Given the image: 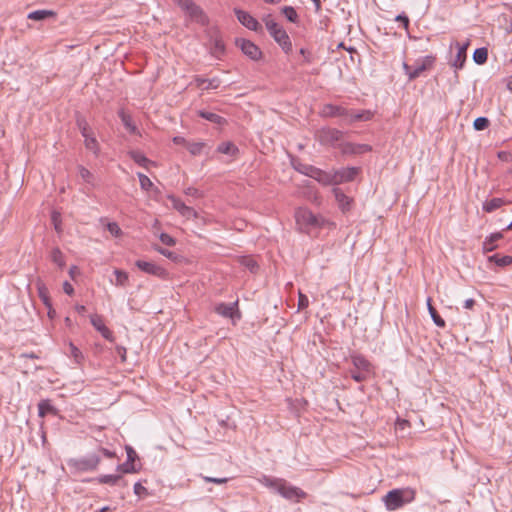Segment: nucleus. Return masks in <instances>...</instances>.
<instances>
[{"mask_svg": "<svg viewBox=\"0 0 512 512\" xmlns=\"http://www.w3.org/2000/svg\"><path fill=\"white\" fill-rule=\"evenodd\" d=\"M295 219L298 228L302 232H309L312 228H320L325 223V219L323 217L315 215L307 208H299L295 212Z\"/></svg>", "mask_w": 512, "mask_h": 512, "instance_id": "4", "label": "nucleus"}, {"mask_svg": "<svg viewBox=\"0 0 512 512\" xmlns=\"http://www.w3.org/2000/svg\"><path fill=\"white\" fill-rule=\"evenodd\" d=\"M312 178L325 186L336 185L334 171L327 172L316 167Z\"/></svg>", "mask_w": 512, "mask_h": 512, "instance_id": "17", "label": "nucleus"}, {"mask_svg": "<svg viewBox=\"0 0 512 512\" xmlns=\"http://www.w3.org/2000/svg\"><path fill=\"white\" fill-rule=\"evenodd\" d=\"M350 376L354 381H356L358 383L364 382L370 377L367 374H365L355 368L350 370Z\"/></svg>", "mask_w": 512, "mask_h": 512, "instance_id": "50", "label": "nucleus"}, {"mask_svg": "<svg viewBox=\"0 0 512 512\" xmlns=\"http://www.w3.org/2000/svg\"><path fill=\"white\" fill-rule=\"evenodd\" d=\"M488 59V49L486 47L477 48L473 53V60L476 64L482 65Z\"/></svg>", "mask_w": 512, "mask_h": 512, "instance_id": "38", "label": "nucleus"}, {"mask_svg": "<svg viewBox=\"0 0 512 512\" xmlns=\"http://www.w3.org/2000/svg\"><path fill=\"white\" fill-rule=\"evenodd\" d=\"M79 175L82 178L84 182L87 184L94 186L95 185V177L94 175L85 167L80 166L79 167Z\"/></svg>", "mask_w": 512, "mask_h": 512, "instance_id": "43", "label": "nucleus"}, {"mask_svg": "<svg viewBox=\"0 0 512 512\" xmlns=\"http://www.w3.org/2000/svg\"><path fill=\"white\" fill-rule=\"evenodd\" d=\"M344 133L336 128L322 127L315 131V139L323 146H339Z\"/></svg>", "mask_w": 512, "mask_h": 512, "instance_id": "5", "label": "nucleus"}, {"mask_svg": "<svg viewBox=\"0 0 512 512\" xmlns=\"http://www.w3.org/2000/svg\"><path fill=\"white\" fill-rule=\"evenodd\" d=\"M309 306L308 297L305 294L299 293L298 309L302 310Z\"/></svg>", "mask_w": 512, "mask_h": 512, "instance_id": "57", "label": "nucleus"}, {"mask_svg": "<svg viewBox=\"0 0 512 512\" xmlns=\"http://www.w3.org/2000/svg\"><path fill=\"white\" fill-rule=\"evenodd\" d=\"M236 45L241 49L244 55L253 61H258L262 58V51L252 41L247 39H237Z\"/></svg>", "mask_w": 512, "mask_h": 512, "instance_id": "8", "label": "nucleus"}, {"mask_svg": "<svg viewBox=\"0 0 512 512\" xmlns=\"http://www.w3.org/2000/svg\"><path fill=\"white\" fill-rule=\"evenodd\" d=\"M63 290L68 295H72L74 293V288L68 281L63 283Z\"/></svg>", "mask_w": 512, "mask_h": 512, "instance_id": "64", "label": "nucleus"}, {"mask_svg": "<svg viewBox=\"0 0 512 512\" xmlns=\"http://www.w3.org/2000/svg\"><path fill=\"white\" fill-rule=\"evenodd\" d=\"M186 13L193 20H196L197 22H199L201 24H205L207 22V17L205 15L204 11L197 4H193L191 7H189V9L186 11Z\"/></svg>", "mask_w": 512, "mask_h": 512, "instance_id": "24", "label": "nucleus"}, {"mask_svg": "<svg viewBox=\"0 0 512 512\" xmlns=\"http://www.w3.org/2000/svg\"><path fill=\"white\" fill-rule=\"evenodd\" d=\"M107 230L115 237H119L122 234V230L116 222H109Z\"/></svg>", "mask_w": 512, "mask_h": 512, "instance_id": "52", "label": "nucleus"}, {"mask_svg": "<svg viewBox=\"0 0 512 512\" xmlns=\"http://www.w3.org/2000/svg\"><path fill=\"white\" fill-rule=\"evenodd\" d=\"M51 220L54 224V228L57 232H61V215L59 212L54 211L51 216Z\"/></svg>", "mask_w": 512, "mask_h": 512, "instance_id": "53", "label": "nucleus"}, {"mask_svg": "<svg viewBox=\"0 0 512 512\" xmlns=\"http://www.w3.org/2000/svg\"><path fill=\"white\" fill-rule=\"evenodd\" d=\"M510 203H511V201H509V200L496 197V198H492L490 200H486L483 203L482 209L487 213H491V212L499 209L500 207L510 204Z\"/></svg>", "mask_w": 512, "mask_h": 512, "instance_id": "22", "label": "nucleus"}, {"mask_svg": "<svg viewBox=\"0 0 512 512\" xmlns=\"http://www.w3.org/2000/svg\"><path fill=\"white\" fill-rule=\"evenodd\" d=\"M76 124H77V127L80 130V133L83 137L94 134L92 132V129L90 128L88 122L86 121V119L84 117L78 116L76 119Z\"/></svg>", "mask_w": 512, "mask_h": 512, "instance_id": "39", "label": "nucleus"}, {"mask_svg": "<svg viewBox=\"0 0 512 512\" xmlns=\"http://www.w3.org/2000/svg\"><path fill=\"white\" fill-rule=\"evenodd\" d=\"M101 457L97 454H91L81 458H72L67 461L68 466L76 472H87L96 470Z\"/></svg>", "mask_w": 512, "mask_h": 512, "instance_id": "6", "label": "nucleus"}, {"mask_svg": "<svg viewBox=\"0 0 512 512\" xmlns=\"http://www.w3.org/2000/svg\"><path fill=\"white\" fill-rule=\"evenodd\" d=\"M159 238L164 245L174 246L176 244V240L167 233H161Z\"/></svg>", "mask_w": 512, "mask_h": 512, "instance_id": "54", "label": "nucleus"}, {"mask_svg": "<svg viewBox=\"0 0 512 512\" xmlns=\"http://www.w3.org/2000/svg\"><path fill=\"white\" fill-rule=\"evenodd\" d=\"M240 264L248 269L251 273H256L259 269V265L256 260L251 256H243L240 259Z\"/></svg>", "mask_w": 512, "mask_h": 512, "instance_id": "37", "label": "nucleus"}, {"mask_svg": "<svg viewBox=\"0 0 512 512\" xmlns=\"http://www.w3.org/2000/svg\"><path fill=\"white\" fill-rule=\"evenodd\" d=\"M490 121L487 117H478L473 122V127L476 131H482L489 127Z\"/></svg>", "mask_w": 512, "mask_h": 512, "instance_id": "46", "label": "nucleus"}, {"mask_svg": "<svg viewBox=\"0 0 512 512\" xmlns=\"http://www.w3.org/2000/svg\"><path fill=\"white\" fill-rule=\"evenodd\" d=\"M134 493L141 496L142 494L147 493V489L140 482H137L134 484Z\"/></svg>", "mask_w": 512, "mask_h": 512, "instance_id": "62", "label": "nucleus"}, {"mask_svg": "<svg viewBox=\"0 0 512 512\" xmlns=\"http://www.w3.org/2000/svg\"><path fill=\"white\" fill-rule=\"evenodd\" d=\"M427 308L434 324L440 328L445 327L446 323L444 319L438 314L435 307L432 305V299L430 297L427 298Z\"/></svg>", "mask_w": 512, "mask_h": 512, "instance_id": "29", "label": "nucleus"}, {"mask_svg": "<svg viewBox=\"0 0 512 512\" xmlns=\"http://www.w3.org/2000/svg\"><path fill=\"white\" fill-rule=\"evenodd\" d=\"M114 274L116 276L115 285L125 287L128 283V279H129L128 274L125 271L120 270V269H115Z\"/></svg>", "mask_w": 512, "mask_h": 512, "instance_id": "44", "label": "nucleus"}, {"mask_svg": "<svg viewBox=\"0 0 512 512\" xmlns=\"http://www.w3.org/2000/svg\"><path fill=\"white\" fill-rule=\"evenodd\" d=\"M333 194L335 196V199L340 207V209L345 212L350 210L351 208V198L348 197L341 189L334 188Z\"/></svg>", "mask_w": 512, "mask_h": 512, "instance_id": "21", "label": "nucleus"}, {"mask_svg": "<svg viewBox=\"0 0 512 512\" xmlns=\"http://www.w3.org/2000/svg\"><path fill=\"white\" fill-rule=\"evenodd\" d=\"M217 152L234 156L239 152V149L232 142H222L218 145Z\"/></svg>", "mask_w": 512, "mask_h": 512, "instance_id": "35", "label": "nucleus"}, {"mask_svg": "<svg viewBox=\"0 0 512 512\" xmlns=\"http://www.w3.org/2000/svg\"><path fill=\"white\" fill-rule=\"evenodd\" d=\"M415 498V492L412 489H393L383 498V502L388 511H395L410 503Z\"/></svg>", "mask_w": 512, "mask_h": 512, "instance_id": "2", "label": "nucleus"}, {"mask_svg": "<svg viewBox=\"0 0 512 512\" xmlns=\"http://www.w3.org/2000/svg\"><path fill=\"white\" fill-rule=\"evenodd\" d=\"M53 15H54V12L50 11V10H36V11L30 12L28 14V19L40 21V20H44L48 17H51Z\"/></svg>", "mask_w": 512, "mask_h": 512, "instance_id": "41", "label": "nucleus"}, {"mask_svg": "<svg viewBox=\"0 0 512 512\" xmlns=\"http://www.w3.org/2000/svg\"><path fill=\"white\" fill-rule=\"evenodd\" d=\"M127 460L129 462L134 463L138 458L136 451L131 446H126Z\"/></svg>", "mask_w": 512, "mask_h": 512, "instance_id": "58", "label": "nucleus"}, {"mask_svg": "<svg viewBox=\"0 0 512 512\" xmlns=\"http://www.w3.org/2000/svg\"><path fill=\"white\" fill-rule=\"evenodd\" d=\"M300 54L303 56V63L310 64L313 62V56L309 50H307L305 48H301Z\"/></svg>", "mask_w": 512, "mask_h": 512, "instance_id": "56", "label": "nucleus"}, {"mask_svg": "<svg viewBox=\"0 0 512 512\" xmlns=\"http://www.w3.org/2000/svg\"><path fill=\"white\" fill-rule=\"evenodd\" d=\"M116 354L120 357L121 362H126L127 358V351L126 348L123 346H116Z\"/></svg>", "mask_w": 512, "mask_h": 512, "instance_id": "61", "label": "nucleus"}, {"mask_svg": "<svg viewBox=\"0 0 512 512\" xmlns=\"http://www.w3.org/2000/svg\"><path fill=\"white\" fill-rule=\"evenodd\" d=\"M51 261L58 265L60 268H63L65 266L64 255L58 247L52 249Z\"/></svg>", "mask_w": 512, "mask_h": 512, "instance_id": "42", "label": "nucleus"}, {"mask_svg": "<svg viewBox=\"0 0 512 512\" xmlns=\"http://www.w3.org/2000/svg\"><path fill=\"white\" fill-rule=\"evenodd\" d=\"M36 287L38 291V296L42 300L43 304L47 308H51L52 304L49 296V291L46 285L43 283L42 280L38 279L36 282Z\"/></svg>", "mask_w": 512, "mask_h": 512, "instance_id": "25", "label": "nucleus"}, {"mask_svg": "<svg viewBox=\"0 0 512 512\" xmlns=\"http://www.w3.org/2000/svg\"><path fill=\"white\" fill-rule=\"evenodd\" d=\"M137 176L139 178L140 187L143 190L149 191L154 186L153 182L145 174L139 172V173H137Z\"/></svg>", "mask_w": 512, "mask_h": 512, "instance_id": "47", "label": "nucleus"}, {"mask_svg": "<svg viewBox=\"0 0 512 512\" xmlns=\"http://www.w3.org/2000/svg\"><path fill=\"white\" fill-rule=\"evenodd\" d=\"M469 45V42L464 43L463 45L458 44V52L456 54L455 61L453 65L456 68H462L466 59V49Z\"/></svg>", "mask_w": 512, "mask_h": 512, "instance_id": "32", "label": "nucleus"}, {"mask_svg": "<svg viewBox=\"0 0 512 512\" xmlns=\"http://www.w3.org/2000/svg\"><path fill=\"white\" fill-rule=\"evenodd\" d=\"M263 22L275 42L278 43L286 54H289L292 51V42L283 27L275 22L270 14L263 17Z\"/></svg>", "mask_w": 512, "mask_h": 512, "instance_id": "3", "label": "nucleus"}, {"mask_svg": "<svg viewBox=\"0 0 512 512\" xmlns=\"http://www.w3.org/2000/svg\"><path fill=\"white\" fill-rule=\"evenodd\" d=\"M435 57L428 55L422 59H418L414 65L403 63V69L409 80L418 78L424 71L432 68Z\"/></svg>", "mask_w": 512, "mask_h": 512, "instance_id": "7", "label": "nucleus"}, {"mask_svg": "<svg viewBox=\"0 0 512 512\" xmlns=\"http://www.w3.org/2000/svg\"><path fill=\"white\" fill-rule=\"evenodd\" d=\"M49 413L55 415L57 409L50 403L49 399L41 400L38 403V416L43 418Z\"/></svg>", "mask_w": 512, "mask_h": 512, "instance_id": "27", "label": "nucleus"}, {"mask_svg": "<svg viewBox=\"0 0 512 512\" xmlns=\"http://www.w3.org/2000/svg\"><path fill=\"white\" fill-rule=\"evenodd\" d=\"M194 83L198 88L209 89H217L220 86V79L218 77H214L212 79H205L201 76L194 77Z\"/></svg>", "mask_w": 512, "mask_h": 512, "instance_id": "19", "label": "nucleus"}, {"mask_svg": "<svg viewBox=\"0 0 512 512\" xmlns=\"http://www.w3.org/2000/svg\"><path fill=\"white\" fill-rule=\"evenodd\" d=\"M204 143L202 142H194V143H190L187 148H188V151L192 154V155H199L203 148H204Z\"/></svg>", "mask_w": 512, "mask_h": 512, "instance_id": "51", "label": "nucleus"}, {"mask_svg": "<svg viewBox=\"0 0 512 512\" xmlns=\"http://www.w3.org/2000/svg\"><path fill=\"white\" fill-rule=\"evenodd\" d=\"M488 261L494 262L499 267H506L512 263V256H500L499 254H494L488 257Z\"/></svg>", "mask_w": 512, "mask_h": 512, "instance_id": "33", "label": "nucleus"}, {"mask_svg": "<svg viewBox=\"0 0 512 512\" xmlns=\"http://www.w3.org/2000/svg\"><path fill=\"white\" fill-rule=\"evenodd\" d=\"M343 154H363L372 150L368 144H355L351 142L342 143L339 145Z\"/></svg>", "mask_w": 512, "mask_h": 512, "instance_id": "15", "label": "nucleus"}, {"mask_svg": "<svg viewBox=\"0 0 512 512\" xmlns=\"http://www.w3.org/2000/svg\"><path fill=\"white\" fill-rule=\"evenodd\" d=\"M99 452L102 453V455L106 458H114L116 456L115 452L110 451L107 448L101 447L99 449Z\"/></svg>", "mask_w": 512, "mask_h": 512, "instance_id": "63", "label": "nucleus"}, {"mask_svg": "<svg viewBox=\"0 0 512 512\" xmlns=\"http://www.w3.org/2000/svg\"><path fill=\"white\" fill-rule=\"evenodd\" d=\"M210 52L212 56L220 59L225 53V44L220 37H215L211 39V48Z\"/></svg>", "mask_w": 512, "mask_h": 512, "instance_id": "23", "label": "nucleus"}, {"mask_svg": "<svg viewBox=\"0 0 512 512\" xmlns=\"http://www.w3.org/2000/svg\"><path fill=\"white\" fill-rule=\"evenodd\" d=\"M395 21L401 22L403 24V27L405 28V30L409 29L410 21H409L408 16L404 12L399 14V15H397L395 17Z\"/></svg>", "mask_w": 512, "mask_h": 512, "instance_id": "55", "label": "nucleus"}, {"mask_svg": "<svg viewBox=\"0 0 512 512\" xmlns=\"http://www.w3.org/2000/svg\"><path fill=\"white\" fill-rule=\"evenodd\" d=\"M154 249L160 253L161 255L169 258V259H172L174 258V253L168 249H165V248H162L160 246H155Z\"/></svg>", "mask_w": 512, "mask_h": 512, "instance_id": "59", "label": "nucleus"}, {"mask_svg": "<svg viewBox=\"0 0 512 512\" xmlns=\"http://www.w3.org/2000/svg\"><path fill=\"white\" fill-rule=\"evenodd\" d=\"M129 156L135 163L143 167H147L148 164L151 163V161L140 151H130Z\"/></svg>", "mask_w": 512, "mask_h": 512, "instance_id": "40", "label": "nucleus"}, {"mask_svg": "<svg viewBox=\"0 0 512 512\" xmlns=\"http://www.w3.org/2000/svg\"><path fill=\"white\" fill-rule=\"evenodd\" d=\"M503 238V234L501 232L492 233L490 236L486 237L483 241V251L491 252L497 248L495 244L496 241Z\"/></svg>", "mask_w": 512, "mask_h": 512, "instance_id": "26", "label": "nucleus"}, {"mask_svg": "<svg viewBox=\"0 0 512 512\" xmlns=\"http://www.w3.org/2000/svg\"><path fill=\"white\" fill-rule=\"evenodd\" d=\"M203 479L205 482L215 483V484H223L228 481V478H216V477H208V476H204Z\"/></svg>", "mask_w": 512, "mask_h": 512, "instance_id": "60", "label": "nucleus"}, {"mask_svg": "<svg viewBox=\"0 0 512 512\" xmlns=\"http://www.w3.org/2000/svg\"><path fill=\"white\" fill-rule=\"evenodd\" d=\"M118 116L120 117L124 127L131 133L135 134L137 132V127L133 123L132 117L127 114L123 109L119 110Z\"/></svg>", "mask_w": 512, "mask_h": 512, "instance_id": "30", "label": "nucleus"}, {"mask_svg": "<svg viewBox=\"0 0 512 512\" xmlns=\"http://www.w3.org/2000/svg\"><path fill=\"white\" fill-rule=\"evenodd\" d=\"M95 481H97L100 484H108L111 486H127V482L123 479V477L120 474L112 475H100L97 478H95Z\"/></svg>", "mask_w": 512, "mask_h": 512, "instance_id": "18", "label": "nucleus"}, {"mask_svg": "<svg viewBox=\"0 0 512 512\" xmlns=\"http://www.w3.org/2000/svg\"><path fill=\"white\" fill-rule=\"evenodd\" d=\"M84 144L88 150L92 151L95 154V156L99 155V143L95 138L94 134L84 137Z\"/></svg>", "mask_w": 512, "mask_h": 512, "instance_id": "36", "label": "nucleus"}, {"mask_svg": "<svg viewBox=\"0 0 512 512\" xmlns=\"http://www.w3.org/2000/svg\"><path fill=\"white\" fill-rule=\"evenodd\" d=\"M351 361L355 369L371 376L373 374V365L361 354H355L351 356Z\"/></svg>", "mask_w": 512, "mask_h": 512, "instance_id": "14", "label": "nucleus"}, {"mask_svg": "<svg viewBox=\"0 0 512 512\" xmlns=\"http://www.w3.org/2000/svg\"><path fill=\"white\" fill-rule=\"evenodd\" d=\"M350 122L368 121L372 118L373 114L369 110H361L359 112L349 111Z\"/></svg>", "mask_w": 512, "mask_h": 512, "instance_id": "34", "label": "nucleus"}, {"mask_svg": "<svg viewBox=\"0 0 512 512\" xmlns=\"http://www.w3.org/2000/svg\"><path fill=\"white\" fill-rule=\"evenodd\" d=\"M261 483H263L266 487L273 489L275 492L288 500H300L306 498L307 496V493L302 489L290 485L284 479L263 476Z\"/></svg>", "mask_w": 512, "mask_h": 512, "instance_id": "1", "label": "nucleus"}, {"mask_svg": "<svg viewBox=\"0 0 512 512\" xmlns=\"http://www.w3.org/2000/svg\"><path fill=\"white\" fill-rule=\"evenodd\" d=\"M198 115L201 118H203V119H205V120H207L209 122H212L214 124L220 125V126L226 124V122H227L224 117H222V116H220V115H218L216 113H213V112L199 110L198 111Z\"/></svg>", "mask_w": 512, "mask_h": 512, "instance_id": "28", "label": "nucleus"}, {"mask_svg": "<svg viewBox=\"0 0 512 512\" xmlns=\"http://www.w3.org/2000/svg\"><path fill=\"white\" fill-rule=\"evenodd\" d=\"M234 13L237 17V20L247 29L255 32L262 30L261 24L247 11H244L240 8H234Z\"/></svg>", "mask_w": 512, "mask_h": 512, "instance_id": "9", "label": "nucleus"}, {"mask_svg": "<svg viewBox=\"0 0 512 512\" xmlns=\"http://www.w3.org/2000/svg\"><path fill=\"white\" fill-rule=\"evenodd\" d=\"M167 198L170 200L172 207L183 217L187 219L197 218V212L192 207L187 206L181 199L174 195H168Z\"/></svg>", "mask_w": 512, "mask_h": 512, "instance_id": "12", "label": "nucleus"}, {"mask_svg": "<svg viewBox=\"0 0 512 512\" xmlns=\"http://www.w3.org/2000/svg\"><path fill=\"white\" fill-rule=\"evenodd\" d=\"M323 115L327 117H342L348 116L349 110L342 106H337L333 104H326L323 108Z\"/></svg>", "mask_w": 512, "mask_h": 512, "instance_id": "20", "label": "nucleus"}, {"mask_svg": "<svg viewBox=\"0 0 512 512\" xmlns=\"http://www.w3.org/2000/svg\"><path fill=\"white\" fill-rule=\"evenodd\" d=\"M69 347H70L71 356L73 357L74 361L77 364H81L82 361L84 360L83 353L73 343H70Z\"/></svg>", "mask_w": 512, "mask_h": 512, "instance_id": "49", "label": "nucleus"}, {"mask_svg": "<svg viewBox=\"0 0 512 512\" xmlns=\"http://www.w3.org/2000/svg\"><path fill=\"white\" fill-rule=\"evenodd\" d=\"M293 167L296 171L301 174L308 176L310 178L313 177L316 167L310 164L301 163L300 161H293Z\"/></svg>", "mask_w": 512, "mask_h": 512, "instance_id": "31", "label": "nucleus"}, {"mask_svg": "<svg viewBox=\"0 0 512 512\" xmlns=\"http://www.w3.org/2000/svg\"><path fill=\"white\" fill-rule=\"evenodd\" d=\"M90 322L93 325V327L97 331H99L105 339H107L109 341L114 340L112 331L108 327H106L101 316L96 315V314L92 315L90 317Z\"/></svg>", "mask_w": 512, "mask_h": 512, "instance_id": "16", "label": "nucleus"}, {"mask_svg": "<svg viewBox=\"0 0 512 512\" xmlns=\"http://www.w3.org/2000/svg\"><path fill=\"white\" fill-rule=\"evenodd\" d=\"M135 265L143 272L154 275L160 279H167L168 278V272L161 266L153 263L148 262L144 260H137Z\"/></svg>", "mask_w": 512, "mask_h": 512, "instance_id": "10", "label": "nucleus"}, {"mask_svg": "<svg viewBox=\"0 0 512 512\" xmlns=\"http://www.w3.org/2000/svg\"><path fill=\"white\" fill-rule=\"evenodd\" d=\"M282 13L289 22L296 23L298 21V14L292 6H284Z\"/></svg>", "mask_w": 512, "mask_h": 512, "instance_id": "45", "label": "nucleus"}, {"mask_svg": "<svg viewBox=\"0 0 512 512\" xmlns=\"http://www.w3.org/2000/svg\"><path fill=\"white\" fill-rule=\"evenodd\" d=\"M214 311L225 318L234 319L236 317L237 319H240L241 317L240 312L238 311V301L228 304L223 302L218 303L215 306Z\"/></svg>", "mask_w": 512, "mask_h": 512, "instance_id": "11", "label": "nucleus"}, {"mask_svg": "<svg viewBox=\"0 0 512 512\" xmlns=\"http://www.w3.org/2000/svg\"><path fill=\"white\" fill-rule=\"evenodd\" d=\"M359 172L360 168L358 167H346L334 170L336 185L353 181Z\"/></svg>", "mask_w": 512, "mask_h": 512, "instance_id": "13", "label": "nucleus"}, {"mask_svg": "<svg viewBox=\"0 0 512 512\" xmlns=\"http://www.w3.org/2000/svg\"><path fill=\"white\" fill-rule=\"evenodd\" d=\"M117 471L122 473H135L138 471V468L135 466L134 463L126 461L117 466Z\"/></svg>", "mask_w": 512, "mask_h": 512, "instance_id": "48", "label": "nucleus"}]
</instances>
